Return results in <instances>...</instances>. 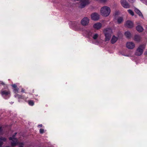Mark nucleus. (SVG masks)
Listing matches in <instances>:
<instances>
[{
    "label": "nucleus",
    "instance_id": "f257e3e1",
    "mask_svg": "<svg viewBox=\"0 0 147 147\" xmlns=\"http://www.w3.org/2000/svg\"><path fill=\"white\" fill-rule=\"evenodd\" d=\"M110 9L108 7L105 6L101 8V14L103 16H107L110 14Z\"/></svg>",
    "mask_w": 147,
    "mask_h": 147
},
{
    "label": "nucleus",
    "instance_id": "f03ea898",
    "mask_svg": "<svg viewBox=\"0 0 147 147\" xmlns=\"http://www.w3.org/2000/svg\"><path fill=\"white\" fill-rule=\"evenodd\" d=\"M104 32L105 36V40H109L111 36V34L113 33L111 28H106L104 30Z\"/></svg>",
    "mask_w": 147,
    "mask_h": 147
},
{
    "label": "nucleus",
    "instance_id": "7ed1b4c3",
    "mask_svg": "<svg viewBox=\"0 0 147 147\" xmlns=\"http://www.w3.org/2000/svg\"><path fill=\"white\" fill-rule=\"evenodd\" d=\"M145 48V45H142L140 46L135 53V55L137 56L141 55L143 53V50Z\"/></svg>",
    "mask_w": 147,
    "mask_h": 147
},
{
    "label": "nucleus",
    "instance_id": "20e7f679",
    "mask_svg": "<svg viewBox=\"0 0 147 147\" xmlns=\"http://www.w3.org/2000/svg\"><path fill=\"white\" fill-rule=\"evenodd\" d=\"M19 90L18 88H17L13 89V92L15 93L16 94L14 95L15 97L18 98V99H23L25 100H26L27 98V97L17 94Z\"/></svg>",
    "mask_w": 147,
    "mask_h": 147
},
{
    "label": "nucleus",
    "instance_id": "39448f33",
    "mask_svg": "<svg viewBox=\"0 0 147 147\" xmlns=\"http://www.w3.org/2000/svg\"><path fill=\"white\" fill-rule=\"evenodd\" d=\"M120 3L122 6L124 8L126 9L129 8V4L126 0H121Z\"/></svg>",
    "mask_w": 147,
    "mask_h": 147
},
{
    "label": "nucleus",
    "instance_id": "423d86ee",
    "mask_svg": "<svg viewBox=\"0 0 147 147\" xmlns=\"http://www.w3.org/2000/svg\"><path fill=\"white\" fill-rule=\"evenodd\" d=\"M92 19L94 20H97L99 18L100 16L96 13H92L91 15Z\"/></svg>",
    "mask_w": 147,
    "mask_h": 147
},
{
    "label": "nucleus",
    "instance_id": "0eeeda50",
    "mask_svg": "<svg viewBox=\"0 0 147 147\" xmlns=\"http://www.w3.org/2000/svg\"><path fill=\"white\" fill-rule=\"evenodd\" d=\"M1 94L2 96L4 97L7 96H10V92L8 90H2L1 91Z\"/></svg>",
    "mask_w": 147,
    "mask_h": 147
},
{
    "label": "nucleus",
    "instance_id": "6e6552de",
    "mask_svg": "<svg viewBox=\"0 0 147 147\" xmlns=\"http://www.w3.org/2000/svg\"><path fill=\"white\" fill-rule=\"evenodd\" d=\"M89 19L87 17L84 18L81 21V23L83 26L87 25L89 22Z\"/></svg>",
    "mask_w": 147,
    "mask_h": 147
},
{
    "label": "nucleus",
    "instance_id": "1a4fd4ad",
    "mask_svg": "<svg viewBox=\"0 0 147 147\" xmlns=\"http://www.w3.org/2000/svg\"><path fill=\"white\" fill-rule=\"evenodd\" d=\"M126 47L128 49H133L135 46V44L132 42H128L126 44Z\"/></svg>",
    "mask_w": 147,
    "mask_h": 147
},
{
    "label": "nucleus",
    "instance_id": "9d476101",
    "mask_svg": "<svg viewBox=\"0 0 147 147\" xmlns=\"http://www.w3.org/2000/svg\"><path fill=\"white\" fill-rule=\"evenodd\" d=\"M125 26L128 28H132L134 27V24L131 21L128 20L126 22Z\"/></svg>",
    "mask_w": 147,
    "mask_h": 147
},
{
    "label": "nucleus",
    "instance_id": "9b49d317",
    "mask_svg": "<svg viewBox=\"0 0 147 147\" xmlns=\"http://www.w3.org/2000/svg\"><path fill=\"white\" fill-rule=\"evenodd\" d=\"M134 11L139 16L141 17L142 18H144V17L142 13L137 8H135L134 9Z\"/></svg>",
    "mask_w": 147,
    "mask_h": 147
},
{
    "label": "nucleus",
    "instance_id": "f8f14e48",
    "mask_svg": "<svg viewBox=\"0 0 147 147\" xmlns=\"http://www.w3.org/2000/svg\"><path fill=\"white\" fill-rule=\"evenodd\" d=\"M115 19L117 20V22L119 24H120L123 21V17H116Z\"/></svg>",
    "mask_w": 147,
    "mask_h": 147
},
{
    "label": "nucleus",
    "instance_id": "ddd939ff",
    "mask_svg": "<svg viewBox=\"0 0 147 147\" xmlns=\"http://www.w3.org/2000/svg\"><path fill=\"white\" fill-rule=\"evenodd\" d=\"M98 35L97 34H95L93 35L92 36V37L94 40H96V42H95V44H98L99 43V42L96 40V39L97 38H98Z\"/></svg>",
    "mask_w": 147,
    "mask_h": 147
},
{
    "label": "nucleus",
    "instance_id": "4468645a",
    "mask_svg": "<svg viewBox=\"0 0 147 147\" xmlns=\"http://www.w3.org/2000/svg\"><path fill=\"white\" fill-rule=\"evenodd\" d=\"M70 27H76L77 26L78 23L76 22H71L69 23Z\"/></svg>",
    "mask_w": 147,
    "mask_h": 147
},
{
    "label": "nucleus",
    "instance_id": "2eb2a0df",
    "mask_svg": "<svg viewBox=\"0 0 147 147\" xmlns=\"http://www.w3.org/2000/svg\"><path fill=\"white\" fill-rule=\"evenodd\" d=\"M117 37H115V36H113L111 40V43L112 44L115 43L117 41Z\"/></svg>",
    "mask_w": 147,
    "mask_h": 147
},
{
    "label": "nucleus",
    "instance_id": "dca6fc26",
    "mask_svg": "<svg viewBox=\"0 0 147 147\" xmlns=\"http://www.w3.org/2000/svg\"><path fill=\"white\" fill-rule=\"evenodd\" d=\"M102 26V24L99 22L93 25V28H101Z\"/></svg>",
    "mask_w": 147,
    "mask_h": 147
},
{
    "label": "nucleus",
    "instance_id": "f3484780",
    "mask_svg": "<svg viewBox=\"0 0 147 147\" xmlns=\"http://www.w3.org/2000/svg\"><path fill=\"white\" fill-rule=\"evenodd\" d=\"M6 140V139L5 138L0 137V147H1L2 144V141H5Z\"/></svg>",
    "mask_w": 147,
    "mask_h": 147
},
{
    "label": "nucleus",
    "instance_id": "a211bd4d",
    "mask_svg": "<svg viewBox=\"0 0 147 147\" xmlns=\"http://www.w3.org/2000/svg\"><path fill=\"white\" fill-rule=\"evenodd\" d=\"M125 35L128 38H130L131 36V34L129 32H126L125 33Z\"/></svg>",
    "mask_w": 147,
    "mask_h": 147
},
{
    "label": "nucleus",
    "instance_id": "6ab92c4d",
    "mask_svg": "<svg viewBox=\"0 0 147 147\" xmlns=\"http://www.w3.org/2000/svg\"><path fill=\"white\" fill-rule=\"evenodd\" d=\"M92 31H86V32L85 33L87 34H88L89 36H92Z\"/></svg>",
    "mask_w": 147,
    "mask_h": 147
},
{
    "label": "nucleus",
    "instance_id": "aec40b11",
    "mask_svg": "<svg viewBox=\"0 0 147 147\" xmlns=\"http://www.w3.org/2000/svg\"><path fill=\"white\" fill-rule=\"evenodd\" d=\"M134 39L136 41H139L140 40V37L136 35L134 37Z\"/></svg>",
    "mask_w": 147,
    "mask_h": 147
},
{
    "label": "nucleus",
    "instance_id": "412c9836",
    "mask_svg": "<svg viewBox=\"0 0 147 147\" xmlns=\"http://www.w3.org/2000/svg\"><path fill=\"white\" fill-rule=\"evenodd\" d=\"M129 13L132 16H134V12L131 9H128L127 10Z\"/></svg>",
    "mask_w": 147,
    "mask_h": 147
},
{
    "label": "nucleus",
    "instance_id": "4be33fe9",
    "mask_svg": "<svg viewBox=\"0 0 147 147\" xmlns=\"http://www.w3.org/2000/svg\"><path fill=\"white\" fill-rule=\"evenodd\" d=\"M28 103L30 106H33L34 105V102L32 100H30L28 101Z\"/></svg>",
    "mask_w": 147,
    "mask_h": 147
},
{
    "label": "nucleus",
    "instance_id": "5701e85b",
    "mask_svg": "<svg viewBox=\"0 0 147 147\" xmlns=\"http://www.w3.org/2000/svg\"><path fill=\"white\" fill-rule=\"evenodd\" d=\"M119 14V11H116L114 13L115 19L116 18V17H118L117 15Z\"/></svg>",
    "mask_w": 147,
    "mask_h": 147
},
{
    "label": "nucleus",
    "instance_id": "b1692460",
    "mask_svg": "<svg viewBox=\"0 0 147 147\" xmlns=\"http://www.w3.org/2000/svg\"><path fill=\"white\" fill-rule=\"evenodd\" d=\"M137 30L139 32H142L143 30V28H136Z\"/></svg>",
    "mask_w": 147,
    "mask_h": 147
},
{
    "label": "nucleus",
    "instance_id": "393cba45",
    "mask_svg": "<svg viewBox=\"0 0 147 147\" xmlns=\"http://www.w3.org/2000/svg\"><path fill=\"white\" fill-rule=\"evenodd\" d=\"M40 134H42L44 132V130L43 129H40Z\"/></svg>",
    "mask_w": 147,
    "mask_h": 147
},
{
    "label": "nucleus",
    "instance_id": "a878e982",
    "mask_svg": "<svg viewBox=\"0 0 147 147\" xmlns=\"http://www.w3.org/2000/svg\"><path fill=\"white\" fill-rule=\"evenodd\" d=\"M12 86L13 88V89L15 88H16V86L15 84H12Z\"/></svg>",
    "mask_w": 147,
    "mask_h": 147
},
{
    "label": "nucleus",
    "instance_id": "bb28decb",
    "mask_svg": "<svg viewBox=\"0 0 147 147\" xmlns=\"http://www.w3.org/2000/svg\"><path fill=\"white\" fill-rule=\"evenodd\" d=\"M136 0H128V1L131 3H134Z\"/></svg>",
    "mask_w": 147,
    "mask_h": 147
},
{
    "label": "nucleus",
    "instance_id": "cd10ccee",
    "mask_svg": "<svg viewBox=\"0 0 147 147\" xmlns=\"http://www.w3.org/2000/svg\"><path fill=\"white\" fill-rule=\"evenodd\" d=\"M108 0H100V1L102 2H106Z\"/></svg>",
    "mask_w": 147,
    "mask_h": 147
},
{
    "label": "nucleus",
    "instance_id": "c85d7f7f",
    "mask_svg": "<svg viewBox=\"0 0 147 147\" xmlns=\"http://www.w3.org/2000/svg\"><path fill=\"white\" fill-rule=\"evenodd\" d=\"M136 28H142V26H140V25H139V26H137Z\"/></svg>",
    "mask_w": 147,
    "mask_h": 147
},
{
    "label": "nucleus",
    "instance_id": "c756f323",
    "mask_svg": "<svg viewBox=\"0 0 147 147\" xmlns=\"http://www.w3.org/2000/svg\"><path fill=\"white\" fill-rule=\"evenodd\" d=\"M21 91L22 92H24V90L23 88H22Z\"/></svg>",
    "mask_w": 147,
    "mask_h": 147
},
{
    "label": "nucleus",
    "instance_id": "7c9ffc66",
    "mask_svg": "<svg viewBox=\"0 0 147 147\" xmlns=\"http://www.w3.org/2000/svg\"><path fill=\"white\" fill-rule=\"evenodd\" d=\"M42 124H40V125H38V127H42Z\"/></svg>",
    "mask_w": 147,
    "mask_h": 147
},
{
    "label": "nucleus",
    "instance_id": "2f4dec72",
    "mask_svg": "<svg viewBox=\"0 0 147 147\" xmlns=\"http://www.w3.org/2000/svg\"><path fill=\"white\" fill-rule=\"evenodd\" d=\"M2 131V128L1 127H0V133Z\"/></svg>",
    "mask_w": 147,
    "mask_h": 147
},
{
    "label": "nucleus",
    "instance_id": "473e14b6",
    "mask_svg": "<svg viewBox=\"0 0 147 147\" xmlns=\"http://www.w3.org/2000/svg\"><path fill=\"white\" fill-rule=\"evenodd\" d=\"M30 94H29V96H28V97H29V96H30Z\"/></svg>",
    "mask_w": 147,
    "mask_h": 147
}]
</instances>
